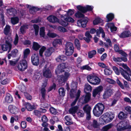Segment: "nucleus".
I'll use <instances>...</instances> for the list:
<instances>
[{
	"label": "nucleus",
	"mask_w": 131,
	"mask_h": 131,
	"mask_svg": "<svg viewBox=\"0 0 131 131\" xmlns=\"http://www.w3.org/2000/svg\"><path fill=\"white\" fill-rule=\"evenodd\" d=\"M28 28V26L26 25L22 26L20 28L21 32L22 33H24L25 32L26 30Z\"/></svg>",
	"instance_id": "obj_58"
},
{
	"label": "nucleus",
	"mask_w": 131,
	"mask_h": 131,
	"mask_svg": "<svg viewBox=\"0 0 131 131\" xmlns=\"http://www.w3.org/2000/svg\"><path fill=\"white\" fill-rule=\"evenodd\" d=\"M62 41L61 39H58L54 40L53 42V47H56L58 44L61 45L62 44Z\"/></svg>",
	"instance_id": "obj_35"
},
{
	"label": "nucleus",
	"mask_w": 131,
	"mask_h": 131,
	"mask_svg": "<svg viewBox=\"0 0 131 131\" xmlns=\"http://www.w3.org/2000/svg\"><path fill=\"white\" fill-rule=\"evenodd\" d=\"M92 90V88L90 85L88 84H86L85 85L84 91L86 93H89Z\"/></svg>",
	"instance_id": "obj_28"
},
{
	"label": "nucleus",
	"mask_w": 131,
	"mask_h": 131,
	"mask_svg": "<svg viewBox=\"0 0 131 131\" xmlns=\"http://www.w3.org/2000/svg\"><path fill=\"white\" fill-rule=\"evenodd\" d=\"M74 44L77 49L80 50V45L79 40L77 39H76L74 40Z\"/></svg>",
	"instance_id": "obj_47"
},
{
	"label": "nucleus",
	"mask_w": 131,
	"mask_h": 131,
	"mask_svg": "<svg viewBox=\"0 0 131 131\" xmlns=\"http://www.w3.org/2000/svg\"><path fill=\"white\" fill-rule=\"evenodd\" d=\"M79 107L77 106H75L71 108L69 111V113L72 114L73 116L76 112L77 113V111L78 110Z\"/></svg>",
	"instance_id": "obj_29"
},
{
	"label": "nucleus",
	"mask_w": 131,
	"mask_h": 131,
	"mask_svg": "<svg viewBox=\"0 0 131 131\" xmlns=\"http://www.w3.org/2000/svg\"><path fill=\"white\" fill-rule=\"evenodd\" d=\"M65 54L67 56H70L72 55L73 52V50L65 49Z\"/></svg>",
	"instance_id": "obj_55"
},
{
	"label": "nucleus",
	"mask_w": 131,
	"mask_h": 131,
	"mask_svg": "<svg viewBox=\"0 0 131 131\" xmlns=\"http://www.w3.org/2000/svg\"><path fill=\"white\" fill-rule=\"evenodd\" d=\"M103 89V86L101 85L96 87L93 91V96L95 97L97 94H99L102 91Z\"/></svg>",
	"instance_id": "obj_17"
},
{
	"label": "nucleus",
	"mask_w": 131,
	"mask_h": 131,
	"mask_svg": "<svg viewBox=\"0 0 131 131\" xmlns=\"http://www.w3.org/2000/svg\"><path fill=\"white\" fill-rule=\"evenodd\" d=\"M103 22V20L100 18H96L93 21L94 25H96Z\"/></svg>",
	"instance_id": "obj_44"
},
{
	"label": "nucleus",
	"mask_w": 131,
	"mask_h": 131,
	"mask_svg": "<svg viewBox=\"0 0 131 131\" xmlns=\"http://www.w3.org/2000/svg\"><path fill=\"white\" fill-rule=\"evenodd\" d=\"M89 31H87L85 33V36L86 37H84V39L87 42H89L90 41V39L92 38V36L90 34Z\"/></svg>",
	"instance_id": "obj_24"
},
{
	"label": "nucleus",
	"mask_w": 131,
	"mask_h": 131,
	"mask_svg": "<svg viewBox=\"0 0 131 131\" xmlns=\"http://www.w3.org/2000/svg\"><path fill=\"white\" fill-rule=\"evenodd\" d=\"M54 49L52 47L48 48L45 51L44 54L46 57H49L51 55L54 51Z\"/></svg>",
	"instance_id": "obj_25"
},
{
	"label": "nucleus",
	"mask_w": 131,
	"mask_h": 131,
	"mask_svg": "<svg viewBox=\"0 0 131 131\" xmlns=\"http://www.w3.org/2000/svg\"><path fill=\"white\" fill-rule=\"evenodd\" d=\"M70 76V74L69 73L66 72L64 75L58 76L57 81L59 82L60 85H64L65 82L69 78Z\"/></svg>",
	"instance_id": "obj_8"
},
{
	"label": "nucleus",
	"mask_w": 131,
	"mask_h": 131,
	"mask_svg": "<svg viewBox=\"0 0 131 131\" xmlns=\"http://www.w3.org/2000/svg\"><path fill=\"white\" fill-rule=\"evenodd\" d=\"M112 68L116 74L118 75L119 74V70L117 67L115 66H113L112 67Z\"/></svg>",
	"instance_id": "obj_64"
},
{
	"label": "nucleus",
	"mask_w": 131,
	"mask_h": 131,
	"mask_svg": "<svg viewBox=\"0 0 131 131\" xmlns=\"http://www.w3.org/2000/svg\"><path fill=\"white\" fill-rule=\"evenodd\" d=\"M40 46L37 43L35 42H33L32 48L33 49L37 50L40 48Z\"/></svg>",
	"instance_id": "obj_48"
},
{
	"label": "nucleus",
	"mask_w": 131,
	"mask_h": 131,
	"mask_svg": "<svg viewBox=\"0 0 131 131\" xmlns=\"http://www.w3.org/2000/svg\"><path fill=\"white\" fill-rule=\"evenodd\" d=\"M61 17L65 21L63 20H61L59 21V23L64 26H67L68 25V22L73 23L74 21L73 18L70 16H67L66 15H61Z\"/></svg>",
	"instance_id": "obj_7"
},
{
	"label": "nucleus",
	"mask_w": 131,
	"mask_h": 131,
	"mask_svg": "<svg viewBox=\"0 0 131 131\" xmlns=\"http://www.w3.org/2000/svg\"><path fill=\"white\" fill-rule=\"evenodd\" d=\"M119 65L122 66L128 72L125 71L122 68H120V71L121 75L127 80L129 81L130 80L129 76L131 77V70L130 69L126 64L124 63H120Z\"/></svg>",
	"instance_id": "obj_2"
},
{
	"label": "nucleus",
	"mask_w": 131,
	"mask_h": 131,
	"mask_svg": "<svg viewBox=\"0 0 131 131\" xmlns=\"http://www.w3.org/2000/svg\"><path fill=\"white\" fill-rule=\"evenodd\" d=\"M80 92L81 91L80 90H78L77 94H75V95H74V96L73 98L75 97L76 99H75V100L71 103V106H73L75 104L77 101V100L80 96Z\"/></svg>",
	"instance_id": "obj_27"
},
{
	"label": "nucleus",
	"mask_w": 131,
	"mask_h": 131,
	"mask_svg": "<svg viewBox=\"0 0 131 131\" xmlns=\"http://www.w3.org/2000/svg\"><path fill=\"white\" fill-rule=\"evenodd\" d=\"M5 102L8 103H10L13 101V99L12 95L9 93L6 94L5 97Z\"/></svg>",
	"instance_id": "obj_22"
},
{
	"label": "nucleus",
	"mask_w": 131,
	"mask_h": 131,
	"mask_svg": "<svg viewBox=\"0 0 131 131\" xmlns=\"http://www.w3.org/2000/svg\"><path fill=\"white\" fill-rule=\"evenodd\" d=\"M59 93L60 95L61 96H64L65 94V90L63 88H61L59 89Z\"/></svg>",
	"instance_id": "obj_45"
},
{
	"label": "nucleus",
	"mask_w": 131,
	"mask_h": 131,
	"mask_svg": "<svg viewBox=\"0 0 131 131\" xmlns=\"http://www.w3.org/2000/svg\"><path fill=\"white\" fill-rule=\"evenodd\" d=\"M10 27L8 25H6L4 29V33L6 35H8L10 33Z\"/></svg>",
	"instance_id": "obj_39"
},
{
	"label": "nucleus",
	"mask_w": 131,
	"mask_h": 131,
	"mask_svg": "<svg viewBox=\"0 0 131 131\" xmlns=\"http://www.w3.org/2000/svg\"><path fill=\"white\" fill-rule=\"evenodd\" d=\"M66 12L67 14L65 15L68 16H71L74 13L73 10L71 9H69L67 12Z\"/></svg>",
	"instance_id": "obj_62"
},
{
	"label": "nucleus",
	"mask_w": 131,
	"mask_h": 131,
	"mask_svg": "<svg viewBox=\"0 0 131 131\" xmlns=\"http://www.w3.org/2000/svg\"><path fill=\"white\" fill-rule=\"evenodd\" d=\"M114 116V115L111 113H105L100 117V123L102 125L111 122Z\"/></svg>",
	"instance_id": "obj_1"
},
{
	"label": "nucleus",
	"mask_w": 131,
	"mask_h": 131,
	"mask_svg": "<svg viewBox=\"0 0 131 131\" xmlns=\"http://www.w3.org/2000/svg\"><path fill=\"white\" fill-rule=\"evenodd\" d=\"M65 49L73 50L74 47L73 44L70 42H67L66 45Z\"/></svg>",
	"instance_id": "obj_33"
},
{
	"label": "nucleus",
	"mask_w": 131,
	"mask_h": 131,
	"mask_svg": "<svg viewBox=\"0 0 131 131\" xmlns=\"http://www.w3.org/2000/svg\"><path fill=\"white\" fill-rule=\"evenodd\" d=\"M18 53V50L17 49H14L12 51L11 54L12 56L16 57Z\"/></svg>",
	"instance_id": "obj_54"
},
{
	"label": "nucleus",
	"mask_w": 131,
	"mask_h": 131,
	"mask_svg": "<svg viewBox=\"0 0 131 131\" xmlns=\"http://www.w3.org/2000/svg\"><path fill=\"white\" fill-rule=\"evenodd\" d=\"M104 108V105L101 103H99L96 104L93 110L94 115L97 117L100 116L103 113Z\"/></svg>",
	"instance_id": "obj_4"
},
{
	"label": "nucleus",
	"mask_w": 131,
	"mask_h": 131,
	"mask_svg": "<svg viewBox=\"0 0 131 131\" xmlns=\"http://www.w3.org/2000/svg\"><path fill=\"white\" fill-rule=\"evenodd\" d=\"M24 106L26 108L28 111H31L32 109V107L30 104L28 103H25Z\"/></svg>",
	"instance_id": "obj_43"
},
{
	"label": "nucleus",
	"mask_w": 131,
	"mask_h": 131,
	"mask_svg": "<svg viewBox=\"0 0 131 131\" xmlns=\"http://www.w3.org/2000/svg\"><path fill=\"white\" fill-rule=\"evenodd\" d=\"M77 8L79 11L83 13H84L88 11L91 10L93 8V7L89 5H86L85 7H83L81 5L77 6Z\"/></svg>",
	"instance_id": "obj_10"
},
{
	"label": "nucleus",
	"mask_w": 131,
	"mask_h": 131,
	"mask_svg": "<svg viewBox=\"0 0 131 131\" xmlns=\"http://www.w3.org/2000/svg\"><path fill=\"white\" fill-rule=\"evenodd\" d=\"M131 127L130 126L128 120H125L121 121L117 124L116 126L117 131H121L127 129Z\"/></svg>",
	"instance_id": "obj_5"
},
{
	"label": "nucleus",
	"mask_w": 131,
	"mask_h": 131,
	"mask_svg": "<svg viewBox=\"0 0 131 131\" xmlns=\"http://www.w3.org/2000/svg\"><path fill=\"white\" fill-rule=\"evenodd\" d=\"M57 29L61 32H65L67 31V30L66 29L61 26L58 27L57 28Z\"/></svg>",
	"instance_id": "obj_61"
},
{
	"label": "nucleus",
	"mask_w": 131,
	"mask_h": 131,
	"mask_svg": "<svg viewBox=\"0 0 131 131\" xmlns=\"http://www.w3.org/2000/svg\"><path fill=\"white\" fill-rule=\"evenodd\" d=\"M66 64L65 63H63L59 65L56 69V74H58L64 71V70L66 68Z\"/></svg>",
	"instance_id": "obj_12"
},
{
	"label": "nucleus",
	"mask_w": 131,
	"mask_h": 131,
	"mask_svg": "<svg viewBox=\"0 0 131 131\" xmlns=\"http://www.w3.org/2000/svg\"><path fill=\"white\" fill-rule=\"evenodd\" d=\"M46 49V48L44 46L42 47L41 48L39 51V55L40 56H42L43 53Z\"/></svg>",
	"instance_id": "obj_60"
},
{
	"label": "nucleus",
	"mask_w": 131,
	"mask_h": 131,
	"mask_svg": "<svg viewBox=\"0 0 131 131\" xmlns=\"http://www.w3.org/2000/svg\"><path fill=\"white\" fill-rule=\"evenodd\" d=\"M81 69L82 70H86L89 71L91 70V68L88 65H86L81 67Z\"/></svg>",
	"instance_id": "obj_63"
},
{
	"label": "nucleus",
	"mask_w": 131,
	"mask_h": 131,
	"mask_svg": "<svg viewBox=\"0 0 131 131\" xmlns=\"http://www.w3.org/2000/svg\"><path fill=\"white\" fill-rule=\"evenodd\" d=\"M114 17V15L112 13H110L107 14L106 16L108 21L112 20Z\"/></svg>",
	"instance_id": "obj_49"
},
{
	"label": "nucleus",
	"mask_w": 131,
	"mask_h": 131,
	"mask_svg": "<svg viewBox=\"0 0 131 131\" xmlns=\"http://www.w3.org/2000/svg\"><path fill=\"white\" fill-rule=\"evenodd\" d=\"M31 60L33 65L38 66L39 63V59L38 54L34 53L32 54L31 57Z\"/></svg>",
	"instance_id": "obj_13"
},
{
	"label": "nucleus",
	"mask_w": 131,
	"mask_h": 131,
	"mask_svg": "<svg viewBox=\"0 0 131 131\" xmlns=\"http://www.w3.org/2000/svg\"><path fill=\"white\" fill-rule=\"evenodd\" d=\"M45 34V28L44 27H41L40 29V35L41 36L44 37Z\"/></svg>",
	"instance_id": "obj_40"
},
{
	"label": "nucleus",
	"mask_w": 131,
	"mask_h": 131,
	"mask_svg": "<svg viewBox=\"0 0 131 131\" xmlns=\"http://www.w3.org/2000/svg\"><path fill=\"white\" fill-rule=\"evenodd\" d=\"M43 73L44 76L46 78H49L51 76V74L50 71L46 66L43 70Z\"/></svg>",
	"instance_id": "obj_20"
},
{
	"label": "nucleus",
	"mask_w": 131,
	"mask_h": 131,
	"mask_svg": "<svg viewBox=\"0 0 131 131\" xmlns=\"http://www.w3.org/2000/svg\"><path fill=\"white\" fill-rule=\"evenodd\" d=\"M75 16L77 18H80L84 17V15L79 11H78L75 14Z\"/></svg>",
	"instance_id": "obj_57"
},
{
	"label": "nucleus",
	"mask_w": 131,
	"mask_h": 131,
	"mask_svg": "<svg viewBox=\"0 0 131 131\" xmlns=\"http://www.w3.org/2000/svg\"><path fill=\"white\" fill-rule=\"evenodd\" d=\"M106 28L107 29L110 28L111 31L114 32L117 30V28L114 26V25L112 23H108L106 25Z\"/></svg>",
	"instance_id": "obj_19"
},
{
	"label": "nucleus",
	"mask_w": 131,
	"mask_h": 131,
	"mask_svg": "<svg viewBox=\"0 0 131 131\" xmlns=\"http://www.w3.org/2000/svg\"><path fill=\"white\" fill-rule=\"evenodd\" d=\"M35 31V34L36 36L38 34L39 30V27L36 25L34 24L33 25Z\"/></svg>",
	"instance_id": "obj_53"
},
{
	"label": "nucleus",
	"mask_w": 131,
	"mask_h": 131,
	"mask_svg": "<svg viewBox=\"0 0 131 131\" xmlns=\"http://www.w3.org/2000/svg\"><path fill=\"white\" fill-rule=\"evenodd\" d=\"M11 23L13 25L17 23L19 21V19L17 17H14L11 18Z\"/></svg>",
	"instance_id": "obj_38"
},
{
	"label": "nucleus",
	"mask_w": 131,
	"mask_h": 131,
	"mask_svg": "<svg viewBox=\"0 0 131 131\" xmlns=\"http://www.w3.org/2000/svg\"><path fill=\"white\" fill-rule=\"evenodd\" d=\"M91 96V94L90 93H86L84 97L83 96L82 97V98L83 99L84 102L86 103L89 102Z\"/></svg>",
	"instance_id": "obj_32"
},
{
	"label": "nucleus",
	"mask_w": 131,
	"mask_h": 131,
	"mask_svg": "<svg viewBox=\"0 0 131 131\" xmlns=\"http://www.w3.org/2000/svg\"><path fill=\"white\" fill-rule=\"evenodd\" d=\"M67 59V57L63 55L60 56L56 58V61L58 62H61L66 60Z\"/></svg>",
	"instance_id": "obj_26"
},
{
	"label": "nucleus",
	"mask_w": 131,
	"mask_h": 131,
	"mask_svg": "<svg viewBox=\"0 0 131 131\" xmlns=\"http://www.w3.org/2000/svg\"><path fill=\"white\" fill-rule=\"evenodd\" d=\"M77 83L76 82H73L71 83V87L72 88L70 93V94L71 98H73L74 96V95H75L76 93H75V90L77 88Z\"/></svg>",
	"instance_id": "obj_11"
},
{
	"label": "nucleus",
	"mask_w": 131,
	"mask_h": 131,
	"mask_svg": "<svg viewBox=\"0 0 131 131\" xmlns=\"http://www.w3.org/2000/svg\"><path fill=\"white\" fill-rule=\"evenodd\" d=\"M127 117L126 114L124 113L123 112H120L118 115V118L120 119L126 118Z\"/></svg>",
	"instance_id": "obj_36"
},
{
	"label": "nucleus",
	"mask_w": 131,
	"mask_h": 131,
	"mask_svg": "<svg viewBox=\"0 0 131 131\" xmlns=\"http://www.w3.org/2000/svg\"><path fill=\"white\" fill-rule=\"evenodd\" d=\"M96 32L97 35L99 37V35L101 33L102 37L103 38H104L105 34L103 29L101 28L100 27L99 29L96 30Z\"/></svg>",
	"instance_id": "obj_31"
},
{
	"label": "nucleus",
	"mask_w": 131,
	"mask_h": 131,
	"mask_svg": "<svg viewBox=\"0 0 131 131\" xmlns=\"http://www.w3.org/2000/svg\"><path fill=\"white\" fill-rule=\"evenodd\" d=\"M114 49L115 51L116 52H118L119 54L124 56L127 57V54L124 51L122 50H119L118 46L117 44L114 45Z\"/></svg>",
	"instance_id": "obj_18"
},
{
	"label": "nucleus",
	"mask_w": 131,
	"mask_h": 131,
	"mask_svg": "<svg viewBox=\"0 0 131 131\" xmlns=\"http://www.w3.org/2000/svg\"><path fill=\"white\" fill-rule=\"evenodd\" d=\"M47 19L49 22L54 23L59 21L58 19L56 17L52 15H50L47 18Z\"/></svg>",
	"instance_id": "obj_21"
},
{
	"label": "nucleus",
	"mask_w": 131,
	"mask_h": 131,
	"mask_svg": "<svg viewBox=\"0 0 131 131\" xmlns=\"http://www.w3.org/2000/svg\"><path fill=\"white\" fill-rule=\"evenodd\" d=\"M83 110L86 113L90 112L91 110V107L88 105H86L83 108Z\"/></svg>",
	"instance_id": "obj_41"
},
{
	"label": "nucleus",
	"mask_w": 131,
	"mask_h": 131,
	"mask_svg": "<svg viewBox=\"0 0 131 131\" xmlns=\"http://www.w3.org/2000/svg\"><path fill=\"white\" fill-rule=\"evenodd\" d=\"M30 52V50L29 49L26 48L23 51L24 58H26Z\"/></svg>",
	"instance_id": "obj_37"
},
{
	"label": "nucleus",
	"mask_w": 131,
	"mask_h": 131,
	"mask_svg": "<svg viewBox=\"0 0 131 131\" xmlns=\"http://www.w3.org/2000/svg\"><path fill=\"white\" fill-rule=\"evenodd\" d=\"M8 109L10 112L13 114H16L19 111V109L18 108L12 105L9 106Z\"/></svg>",
	"instance_id": "obj_15"
},
{
	"label": "nucleus",
	"mask_w": 131,
	"mask_h": 131,
	"mask_svg": "<svg viewBox=\"0 0 131 131\" xmlns=\"http://www.w3.org/2000/svg\"><path fill=\"white\" fill-rule=\"evenodd\" d=\"M50 111L51 113L54 115L57 114L58 113L56 110L53 107H51L50 108Z\"/></svg>",
	"instance_id": "obj_59"
},
{
	"label": "nucleus",
	"mask_w": 131,
	"mask_h": 131,
	"mask_svg": "<svg viewBox=\"0 0 131 131\" xmlns=\"http://www.w3.org/2000/svg\"><path fill=\"white\" fill-rule=\"evenodd\" d=\"M40 92L42 98L45 99L46 93V91L45 89L44 88H42L40 90Z\"/></svg>",
	"instance_id": "obj_52"
},
{
	"label": "nucleus",
	"mask_w": 131,
	"mask_h": 131,
	"mask_svg": "<svg viewBox=\"0 0 131 131\" xmlns=\"http://www.w3.org/2000/svg\"><path fill=\"white\" fill-rule=\"evenodd\" d=\"M7 13L9 15H14L16 12V10L13 8L7 9Z\"/></svg>",
	"instance_id": "obj_50"
},
{
	"label": "nucleus",
	"mask_w": 131,
	"mask_h": 131,
	"mask_svg": "<svg viewBox=\"0 0 131 131\" xmlns=\"http://www.w3.org/2000/svg\"><path fill=\"white\" fill-rule=\"evenodd\" d=\"M12 41V39L10 36L7 38V39H6L5 43L2 45L0 44V53L3 52V51H6L9 49V52L12 48V45L10 42Z\"/></svg>",
	"instance_id": "obj_3"
},
{
	"label": "nucleus",
	"mask_w": 131,
	"mask_h": 131,
	"mask_svg": "<svg viewBox=\"0 0 131 131\" xmlns=\"http://www.w3.org/2000/svg\"><path fill=\"white\" fill-rule=\"evenodd\" d=\"M113 90L111 89H107L104 91L103 95V98L104 99L108 98L110 97L112 94Z\"/></svg>",
	"instance_id": "obj_16"
},
{
	"label": "nucleus",
	"mask_w": 131,
	"mask_h": 131,
	"mask_svg": "<svg viewBox=\"0 0 131 131\" xmlns=\"http://www.w3.org/2000/svg\"><path fill=\"white\" fill-rule=\"evenodd\" d=\"M96 53V52L95 50H92L88 53V57L89 58H92Z\"/></svg>",
	"instance_id": "obj_46"
},
{
	"label": "nucleus",
	"mask_w": 131,
	"mask_h": 131,
	"mask_svg": "<svg viewBox=\"0 0 131 131\" xmlns=\"http://www.w3.org/2000/svg\"><path fill=\"white\" fill-rule=\"evenodd\" d=\"M112 126V125L111 124L106 125L103 127L102 129V130L103 131H107L111 128Z\"/></svg>",
	"instance_id": "obj_42"
},
{
	"label": "nucleus",
	"mask_w": 131,
	"mask_h": 131,
	"mask_svg": "<svg viewBox=\"0 0 131 131\" xmlns=\"http://www.w3.org/2000/svg\"><path fill=\"white\" fill-rule=\"evenodd\" d=\"M105 74L106 75H109L112 73V71L110 68H106L104 70Z\"/></svg>",
	"instance_id": "obj_51"
},
{
	"label": "nucleus",
	"mask_w": 131,
	"mask_h": 131,
	"mask_svg": "<svg viewBox=\"0 0 131 131\" xmlns=\"http://www.w3.org/2000/svg\"><path fill=\"white\" fill-rule=\"evenodd\" d=\"M88 19L87 18H85L78 20L77 22L78 26L80 27H85L88 21Z\"/></svg>",
	"instance_id": "obj_14"
},
{
	"label": "nucleus",
	"mask_w": 131,
	"mask_h": 131,
	"mask_svg": "<svg viewBox=\"0 0 131 131\" xmlns=\"http://www.w3.org/2000/svg\"><path fill=\"white\" fill-rule=\"evenodd\" d=\"M131 36V33L129 31H125L123 32L119 35L121 38L128 37Z\"/></svg>",
	"instance_id": "obj_23"
},
{
	"label": "nucleus",
	"mask_w": 131,
	"mask_h": 131,
	"mask_svg": "<svg viewBox=\"0 0 131 131\" xmlns=\"http://www.w3.org/2000/svg\"><path fill=\"white\" fill-rule=\"evenodd\" d=\"M77 114L79 117H83L84 115L83 112L79 110H78L77 111Z\"/></svg>",
	"instance_id": "obj_56"
},
{
	"label": "nucleus",
	"mask_w": 131,
	"mask_h": 131,
	"mask_svg": "<svg viewBox=\"0 0 131 131\" xmlns=\"http://www.w3.org/2000/svg\"><path fill=\"white\" fill-rule=\"evenodd\" d=\"M17 67L19 71H24L27 67V63L26 61L24 60H20Z\"/></svg>",
	"instance_id": "obj_9"
},
{
	"label": "nucleus",
	"mask_w": 131,
	"mask_h": 131,
	"mask_svg": "<svg viewBox=\"0 0 131 131\" xmlns=\"http://www.w3.org/2000/svg\"><path fill=\"white\" fill-rule=\"evenodd\" d=\"M41 73L39 71H36L34 76V78L35 79L38 80L41 76Z\"/></svg>",
	"instance_id": "obj_34"
},
{
	"label": "nucleus",
	"mask_w": 131,
	"mask_h": 131,
	"mask_svg": "<svg viewBox=\"0 0 131 131\" xmlns=\"http://www.w3.org/2000/svg\"><path fill=\"white\" fill-rule=\"evenodd\" d=\"M26 6L27 8H29V12L31 14H34L35 12L39 10V9L37 7H31L28 5H27Z\"/></svg>",
	"instance_id": "obj_30"
},
{
	"label": "nucleus",
	"mask_w": 131,
	"mask_h": 131,
	"mask_svg": "<svg viewBox=\"0 0 131 131\" xmlns=\"http://www.w3.org/2000/svg\"><path fill=\"white\" fill-rule=\"evenodd\" d=\"M87 80L90 84L95 85L99 84L101 82V79L96 75H90L87 77Z\"/></svg>",
	"instance_id": "obj_6"
}]
</instances>
